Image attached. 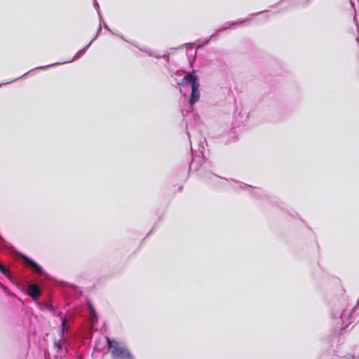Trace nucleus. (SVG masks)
I'll return each instance as SVG.
<instances>
[{
  "mask_svg": "<svg viewBox=\"0 0 359 359\" xmlns=\"http://www.w3.org/2000/svg\"><path fill=\"white\" fill-rule=\"evenodd\" d=\"M107 342L111 355L114 359H134L130 351L126 347L121 346L118 341L107 337Z\"/></svg>",
  "mask_w": 359,
  "mask_h": 359,
  "instance_id": "nucleus-1",
  "label": "nucleus"
},
{
  "mask_svg": "<svg viewBox=\"0 0 359 359\" xmlns=\"http://www.w3.org/2000/svg\"><path fill=\"white\" fill-rule=\"evenodd\" d=\"M198 88L199 84H194V86H191V93L189 99V103L191 105L199 100L200 93Z\"/></svg>",
  "mask_w": 359,
  "mask_h": 359,
  "instance_id": "nucleus-2",
  "label": "nucleus"
},
{
  "mask_svg": "<svg viewBox=\"0 0 359 359\" xmlns=\"http://www.w3.org/2000/svg\"><path fill=\"white\" fill-rule=\"evenodd\" d=\"M27 293L34 299H37L41 295L39 287L36 284H32L28 286Z\"/></svg>",
  "mask_w": 359,
  "mask_h": 359,
  "instance_id": "nucleus-3",
  "label": "nucleus"
},
{
  "mask_svg": "<svg viewBox=\"0 0 359 359\" xmlns=\"http://www.w3.org/2000/svg\"><path fill=\"white\" fill-rule=\"evenodd\" d=\"M182 82L191 83V86H194V84H199L197 81V78L194 74V72H189L186 74L183 78Z\"/></svg>",
  "mask_w": 359,
  "mask_h": 359,
  "instance_id": "nucleus-4",
  "label": "nucleus"
},
{
  "mask_svg": "<svg viewBox=\"0 0 359 359\" xmlns=\"http://www.w3.org/2000/svg\"><path fill=\"white\" fill-rule=\"evenodd\" d=\"M24 260L25 262H27V263L32 267H33V269L35 270V271L37 273H42V268L41 266H40L38 264H36V262H34L33 260L30 259L29 257H26V256H23L22 257Z\"/></svg>",
  "mask_w": 359,
  "mask_h": 359,
  "instance_id": "nucleus-5",
  "label": "nucleus"
},
{
  "mask_svg": "<svg viewBox=\"0 0 359 359\" xmlns=\"http://www.w3.org/2000/svg\"><path fill=\"white\" fill-rule=\"evenodd\" d=\"M0 271L6 276L10 274V271L5 268L1 264H0Z\"/></svg>",
  "mask_w": 359,
  "mask_h": 359,
  "instance_id": "nucleus-6",
  "label": "nucleus"
},
{
  "mask_svg": "<svg viewBox=\"0 0 359 359\" xmlns=\"http://www.w3.org/2000/svg\"><path fill=\"white\" fill-rule=\"evenodd\" d=\"M46 308L52 312H55V308L52 304H46Z\"/></svg>",
  "mask_w": 359,
  "mask_h": 359,
  "instance_id": "nucleus-7",
  "label": "nucleus"
},
{
  "mask_svg": "<svg viewBox=\"0 0 359 359\" xmlns=\"http://www.w3.org/2000/svg\"><path fill=\"white\" fill-rule=\"evenodd\" d=\"M67 320L65 318H62V331L64 332L65 330Z\"/></svg>",
  "mask_w": 359,
  "mask_h": 359,
  "instance_id": "nucleus-8",
  "label": "nucleus"
}]
</instances>
